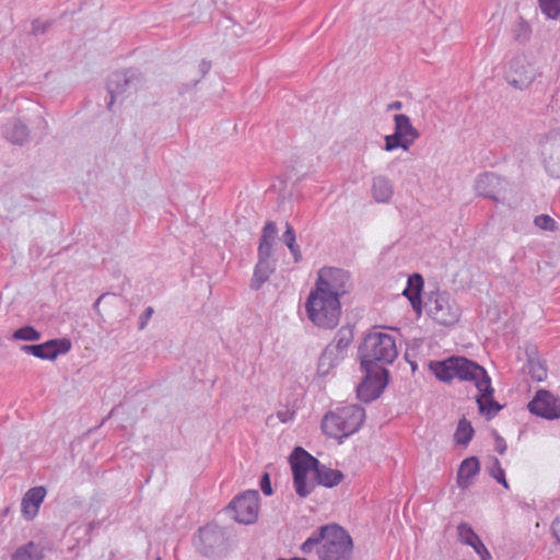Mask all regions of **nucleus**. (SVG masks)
<instances>
[{
  "label": "nucleus",
  "instance_id": "43",
  "mask_svg": "<svg viewBox=\"0 0 560 560\" xmlns=\"http://www.w3.org/2000/svg\"><path fill=\"white\" fill-rule=\"evenodd\" d=\"M48 23H42L39 20H35L32 23V34L39 35L44 34L46 30L48 28Z\"/></svg>",
  "mask_w": 560,
  "mask_h": 560
},
{
  "label": "nucleus",
  "instance_id": "11",
  "mask_svg": "<svg viewBox=\"0 0 560 560\" xmlns=\"http://www.w3.org/2000/svg\"><path fill=\"white\" fill-rule=\"evenodd\" d=\"M259 492L257 490H247L235 497L226 506V511L232 514L235 522L241 524H253L258 517Z\"/></svg>",
  "mask_w": 560,
  "mask_h": 560
},
{
  "label": "nucleus",
  "instance_id": "2",
  "mask_svg": "<svg viewBox=\"0 0 560 560\" xmlns=\"http://www.w3.org/2000/svg\"><path fill=\"white\" fill-rule=\"evenodd\" d=\"M453 362L455 377L462 381L475 382L479 392L476 397L479 412L485 415L487 419L495 417L503 406L493 398L494 389L487 371L477 362L465 357L453 355Z\"/></svg>",
  "mask_w": 560,
  "mask_h": 560
},
{
  "label": "nucleus",
  "instance_id": "21",
  "mask_svg": "<svg viewBox=\"0 0 560 560\" xmlns=\"http://www.w3.org/2000/svg\"><path fill=\"white\" fill-rule=\"evenodd\" d=\"M423 278L420 273H412L409 276L407 285L402 292V294L409 300L412 310L421 314L422 311V299H421V292L423 289Z\"/></svg>",
  "mask_w": 560,
  "mask_h": 560
},
{
  "label": "nucleus",
  "instance_id": "23",
  "mask_svg": "<svg viewBox=\"0 0 560 560\" xmlns=\"http://www.w3.org/2000/svg\"><path fill=\"white\" fill-rule=\"evenodd\" d=\"M500 186V178L493 173L480 174L475 183L476 192L485 198L497 200L495 194Z\"/></svg>",
  "mask_w": 560,
  "mask_h": 560
},
{
  "label": "nucleus",
  "instance_id": "48",
  "mask_svg": "<svg viewBox=\"0 0 560 560\" xmlns=\"http://www.w3.org/2000/svg\"><path fill=\"white\" fill-rule=\"evenodd\" d=\"M401 108H402V103L400 101H395L387 105V112L399 110Z\"/></svg>",
  "mask_w": 560,
  "mask_h": 560
},
{
  "label": "nucleus",
  "instance_id": "1",
  "mask_svg": "<svg viewBox=\"0 0 560 560\" xmlns=\"http://www.w3.org/2000/svg\"><path fill=\"white\" fill-rule=\"evenodd\" d=\"M289 462L293 475V487L300 498H306L316 486L332 488L343 479L342 471L322 464L301 446L294 447Z\"/></svg>",
  "mask_w": 560,
  "mask_h": 560
},
{
  "label": "nucleus",
  "instance_id": "38",
  "mask_svg": "<svg viewBox=\"0 0 560 560\" xmlns=\"http://www.w3.org/2000/svg\"><path fill=\"white\" fill-rule=\"evenodd\" d=\"M489 474L505 489H509V483L505 479L504 469L501 467L500 460L497 457H493L492 466L489 468Z\"/></svg>",
  "mask_w": 560,
  "mask_h": 560
},
{
  "label": "nucleus",
  "instance_id": "39",
  "mask_svg": "<svg viewBox=\"0 0 560 560\" xmlns=\"http://www.w3.org/2000/svg\"><path fill=\"white\" fill-rule=\"evenodd\" d=\"M534 224L542 231L555 232L558 229L557 222L549 214L535 217Z\"/></svg>",
  "mask_w": 560,
  "mask_h": 560
},
{
  "label": "nucleus",
  "instance_id": "37",
  "mask_svg": "<svg viewBox=\"0 0 560 560\" xmlns=\"http://www.w3.org/2000/svg\"><path fill=\"white\" fill-rule=\"evenodd\" d=\"M325 533L322 532V526L315 530L301 546V550L303 553H310L315 546L324 542Z\"/></svg>",
  "mask_w": 560,
  "mask_h": 560
},
{
  "label": "nucleus",
  "instance_id": "10",
  "mask_svg": "<svg viewBox=\"0 0 560 560\" xmlns=\"http://www.w3.org/2000/svg\"><path fill=\"white\" fill-rule=\"evenodd\" d=\"M538 71L536 67L527 59L525 55L514 56L505 67L504 79L506 82L517 90L528 89Z\"/></svg>",
  "mask_w": 560,
  "mask_h": 560
},
{
  "label": "nucleus",
  "instance_id": "20",
  "mask_svg": "<svg viewBox=\"0 0 560 560\" xmlns=\"http://www.w3.org/2000/svg\"><path fill=\"white\" fill-rule=\"evenodd\" d=\"M46 495L44 487L31 488L23 497L21 508L22 514L26 520H33L39 510L42 502Z\"/></svg>",
  "mask_w": 560,
  "mask_h": 560
},
{
  "label": "nucleus",
  "instance_id": "28",
  "mask_svg": "<svg viewBox=\"0 0 560 560\" xmlns=\"http://www.w3.org/2000/svg\"><path fill=\"white\" fill-rule=\"evenodd\" d=\"M430 369L439 381L448 383L455 378L453 355L442 361H432Z\"/></svg>",
  "mask_w": 560,
  "mask_h": 560
},
{
  "label": "nucleus",
  "instance_id": "9",
  "mask_svg": "<svg viewBox=\"0 0 560 560\" xmlns=\"http://www.w3.org/2000/svg\"><path fill=\"white\" fill-rule=\"evenodd\" d=\"M350 273L334 267L322 268L315 283L316 290L326 295H335L338 300L351 289Z\"/></svg>",
  "mask_w": 560,
  "mask_h": 560
},
{
  "label": "nucleus",
  "instance_id": "32",
  "mask_svg": "<svg viewBox=\"0 0 560 560\" xmlns=\"http://www.w3.org/2000/svg\"><path fill=\"white\" fill-rule=\"evenodd\" d=\"M474 432V428L468 420L465 418L459 420L454 435L456 443L459 445H467L471 441Z\"/></svg>",
  "mask_w": 560,
  "mask_h": 560
},
{
  "label": "nucleus",
  "instance_id": "17",
  "mask_svg": "<svg viewBox=\"0 0 560 560\" xmlns=\"http://www.w3.org/2000/svg\"><path fill=\"white\" fill-rule=\"evenodd\" d=\"M2 133L9 142L23 145L30 140L31 131L21 118L13 117L3 125Z\"/></svg>",
  "mask_w": 560,
  "mask_h": 560
},
{
  "label": "nucleus",
  "instance_id": "12",
  "mask_svg": "<svg viewBox=\"0 0 560 560\" xmlns=\"http://www.w3.org/2000/svg\"><path fill=\"white\" fill-rule=\"evenodd\" d=\"M364 372L362 382L357 386V396L364 402H371L384 392L389 372L387 369L361 368Z\"/></svg>",
  "mask_w": 560,
  "mask_h": 560
},
{
  "label": "nucleus",
  "instance_id": "34",
  "mask_svg": "<svg viewBox=\"0 0 560 560\" xmlns=\"http://www.w3.org/2000/svg\"><path fill=\"white\" fill-rule=\"evenodd\" d=\"M385 140V147L384 149L386 151H394L396 149H402L405 151H408L411 147L410 142L405 139L402 136H397V132L394 130V133L387 135L384 138Z\"/></svg>",
  "mask_w": 560,
  "mask_h": 560
},
{
  "label": "nucleus",
  "instance_id": "42",
  "mask_svg": "<svg viewBox=\"0 0 560 560\" xmlns=\"http://www.w3.org/2000/svg\"><path fill=\"white\" fill-rule=\"evenodd\" d=\"M154 313V310L153 307L151 306H148L144 312L140 315L139 317V325H138V328L140 330L144 329L149 319L151 318L152 314Z\"/></svg>",
  "mask_w": 560,
  "mask_h": 560
},
{
  "label": "nucleus",
  "instance_id": "19",
  "mask_svg": "<svg viewBox=\"0 0 560 560\" xmlns=\"http://www.w3.org/2000/svg\"><path fill=\"white\" fill-rule=\"evenodd\" d=\"M480 472V462L477 456L465 458L457 470V486L465 490L472 486L475 477Z\"/></svg>",
  "mask_w": 560,
  "mask_h": 560
},
{
  "label": "nucleus",
  "instance_id": "47",
  "mask_svg": "<svg viewBox=\"0 0 560 560\" xmlns=\"http://www.w3.org/2000/svg\"><path fill=\"white\" fill-rule=\"evenodd\" d=\"M551 529L555 537L560 542V515L552 522Z\"/></svg>",
  "mask_w": 560,
  "mask_h": 560
},
{
  "label": "nucleus",
  "instance_id": "18",
  "mask_svg": "<svg viewBox=\"0 0 560 560\" xmlns=\"http://www.w3.org/2000/svg\"><path fill=\"white\" fill-rule=\"evenodd\" d=\"M278 236L276 222L267 221L262 228L259 245L257 248L258 259L275 260L272 258V247Z\"/></svg>",
  "mask_w": 560,
  "mask_h": 560
},
{
  "label": "nucleus",
  "instance_id": "5",
  "mask_svg": "<svg viewBox=\"0 0 560 560\" xmlns=\"http://www.w3.org/2000/svg\"><path fill=\"white\" fill-rule=\"evenodd\" d=\"M365 419V410L360 405H348L325 415L322 429L326 435L342 440L355 433Z\"/></svg>",
  "mask_w": 560,
  "mask_h": 560
},
{
  "label": "nucleus",
  "instance_id": "50",
  "mask_svg": "<svg viewBox=\"0 0 560 560\" xmlns=\"http://www.w3.org/2000/svg\"><path fill=\"white\" fill-rule=\"evenodd\" d=\"M103 298H104V294H103V295H101V296L96 300V302L94 303V307H95V308H96V307H98V305H100V303H101V301H102V299H103Z\"/></svg>",
  "mask_w": 560,
  "mask_h": 560
},
{
  "label": "nucleus",
  "instance_id": "3",
  "mask_svg": "<svg viewBox=\"0 0 560 560\" xmlns=\"http://www.w3.org/2000/svg\"><path fill=\"white\" fill-rule=\"evenodd\" d=\"M194 545L202 557L221 559L228 557L235 549L236 535L231 528L207 524L198 529Z\"/></svg>",
  "mask_w": 560,
  "mask_h": 560
},
{
  "label": "nucleus",
  "instance_id": "36",
  "mask_svg": "<svg viewBox=\"0 0 560 560\" xmlns=\"http://www.w3.org/2000/svg\"><path fill=\"white\" fill-rule=\"evenodd\" d=\"M530 32H532V30H530L529 24L526 21H524L523 19H521L514 25V28H513L514 39L518 43H525L529 39Z\"/></svg>",
  "mask_w": 560,
  "mask_h": 560
},
{
  "label": "nucleus",
  "instance_id": "22",
  "mask_svg": "<svg viewBox=\"0 0 560 560\" xmlns=\"http://www.w3.org/2000/svg\"><path fill=\"white\" fill-rule=\"evenodd\" d=\"M542 156L547 173L552 177L560 178V140L548 142L544 148Z\"/></svg>",
  "mask_w": 560,
  "mask_h": 560
},
{
  "label": "nucleus",
  "instance_id": "51",
  "mask_svg": "<svg viewBox=\"0 0 560 560\" xmlns=\"http://www.w3.org/2000/svg\"><path fill=\"white\" fill-rule=\"evenodd\" d=\"M412 370H416L417 365L415 363L411 364Z\"/></svg>",
  "mask_w": 560,
  "mask_h": 560
},
{
  "label": "nucleus",
  "instance_id": "46",
  "mask_svg": "<svg viewBox=\"0 0 560 560\" xmlns=\"http://www.w3.org/2000/svg\"><path fill=\"white\" fill-rule=\"evenodd\" d=\"M211 69V62L206 60V59H202L201 62L199 63V72L201 74V77L206 75Z\"/></svg>",
  "mask_w": 560,
  "mask_h": 560
},
{
  "label": "nucleus",
  "instance_id": "24",
  "mask_svg": "<svg viewBox=\"0 0 560 560\" xmlns=\"http://www.w3.org/2000/svg\"><path fill=\"white\" fill-rule=\"evenodd\" d=\"M276 270V260L258 259L250 280V289L259 290Z\"/></svg>",
  "mask_w": 560,
  "mask_h": 560
},
{
  "label": "nucleus",
  "instance_id": "7",
  "mask_svg": "<svg viewBox=\"0 0 560 560\" xmlns=\"http://www.w3.org/2000/svg\"><path fill=\"white\" fill-rule=\"evenodd\" d=\"M323 545L317 550L320 560H349L352 555L353 542L351 536L339 525H324Z\"/></svg>",
  "mask_w": 560,
  "mask_h": 560
},
{
  "label": "nucleus",
  "instance_id": "16",
  "mask_svg": "<svg viewBox=\"0 0 560 560\" xmlns=\"http://www.w3.org/2000/svg\"><path fill=\"white\" fill-rule=\"evenodd\" d=\"M457 533L459 540L470 546L480 557V560H491V553L468 523H460L457 526Z\"/></svg>",
  "mask_w": 560,
  "mask_h": 560
},
{
  "label": "nucleus",
  "instance_id": "26",
  "mask_svg": "<svg viewBox=\"0 0 560 560\" xmlns=\"http://www.w3.org/2000/svg\"><path fill=\"white\" fill-rule=\"evenodd\" d=\"M44 557L45 548L39 544L28 541L11 555V560H42Z\"/></svg>",
  "mask_w": 560,
  "mask_h": 560
},
{
  "label": "nucleus",
  "instance_id": "29",
  "mask_svg": "<svg viewBox=\"0 0 560 560\" xmlns=\"http://www.w3.org/2000/svg\"><path fill=\"white\" fill-rule=\"evenodd\" d=\"M331 349L332 348H325L318 359L317 373L319 376L328 375L329 372L343 360L342 355L336 354Z\"/></svg>",
  "mask_w": 560,
  "mask_h": 560
},
{
  "label": "nucleus",
  "instance_id": "8",
  "mask_svg": "<svg viewBox=\"0 0 560 560\" xmlns=\"http://www.w3.org/2000/svg\"><path fill=\"white\" fill-rule=\"evenodd\" d=\"M425 308L429 316L440 325L455 324L460 315L459 307L446 291H432L427 295Z\"/></svg>",
  "mask_w": 560,
  "mask_h": 560
},
{
  "label": "nucleus",
  "instance_id": "49",
  "mask_svg": "<svg viewBox=\"0 0 560 560\" xmlns=\"http://www.w3.org/2000/svg\"><path fill=\"white\" fill-rule=\"evenodd\" d=\"M98 525H100V522H91V523L89 524V530L94 529V528H95L96 526H98Z\"/></svg>",
  "mask_w": 560,
  "mask_h": 560
},
{
  "label": "nucleus",
  "instance_id": "41",
  "mask_svg": "<svg viewBox=\"0 0 560 560\" xmlns=\"http://www.w3.org/2000/svg\"><path fill=\"white\" fill-rule=\"evenodd\" d=\"M259 486L265 495H271L273 493L270 476L268 472L262 474L260 477Z\"/></svg>",
  "mask_w": 560,
  "mask_h": 560
},
{
  "label": "nucleus",
  "instance_id": "31",
  "mask_svg": "<svg viewBox=\"0 0 560 560\" xmlns=\"http://www.w3.org/2000/svg\"><path fill=\"white\" fill-rule=\"evenodd\" d=\"M282 241L292 254L294 261L300 262L302 260V253L300 250V246L296 244L295 231L289 222L285 223V231L282 234Z\"/></svg>",
  "mask_w": 560,
  "mask_h": 560
},
{
  "label": "nucleus",
  "instance_id": "33",
  "mask_svg": "<svg viewBox=\"0 0 560 560\" xmlns=\"http://www.w3.org/2000/svg\"><path fill=\"white\" fill-rule=\"evenodd\" d=\"M42 338V334L33 326L25 325L13 331L12 340H24V341H38Z\"/></svg>",
  "mask_w": 560,
  "mask_h": 560
},
{
  "label": "nucleus",
  "instance_id": "27",
  "mask_svg": "<svg viewBox=\"0 0 560 560\" xmlns=\"http://www.w3.org/2000/svg\"><path fill=\"white\" fill-rule=\"evenodd\" d=\"M353 340V331L349 326H342L336 334L335 339L326 348H332L336 354L346 355V349Z\"/></svg>",
  "mask_w": 560,
  "mask_h": 560
},
{
  "label": "nucleus",
  "instance_id": "25",
  "mask_svg": "<svg viewBox=\"0 0 560 560\" xmlns=\"http://www.w3.org/2000/svg\"><path fill=\"white\" fill-rule=\"evenodd\" d=\"M394 130L397 136H402L412 145L415 140L420 137V132L412 126L410 118L405 114L394 115Z\"/></svg>",
  "mask_w": 560,
  "mask_h": 560
},
{
  "label": "nucleus",
  "instance_id": "35",
  "mask_svg": "<svg viewBox=\"0 0 560 560\" xmlns=\"http://www.w3.org/2000/svg\"><path fill=\"white\" fill-rule=\"evenodd\" d=\"M541 12L551 20L560 15V0H538Z\"/></svg>",
  "mask_w": 560,
  "mask_h": 560
},
{
  "label": "nucleus",
  "instance_id": "52",
  "mask_svg": "<svg viewBox=\"0 0 560 560\" xmlns=\"http://www.w3.org/2000/svg\"><path fill=\"white\" fill-rule=\"evenodd\" d=\"M156 560H161V558H158Z\"/></svg>",
  "mask_w": 560,
  "mask_h": 560
},
{
  "label": "nucleus",
  "instance_id": "15",
  "mask_svg": "<svg viewBox=\"0 0 560 560\" xmlns=\"http://www.w3.org/2000/svg\"><path fill=\"white\" fill-rule=\"evenodd\" d=\"M21 351L42 360L54 361L59 354H65L71 349V341L67 338L50 339L37 345H23Z\"/></svg>",
  "mask_w": 560,
  "mask_h": 560
},
{
  "label": "nucleus",
  "instance_id": "4",
  "mask_svg": "<svg viewBox=\"0 0 560 560\" xmlns=\"http://www.w3.org/2000/svg\"><path fill=\"white\" fill-rule=\"evenodd\" d=\"M358 354L361 368L385 369L397 358L395 339L385 332H371L360 345Z\"/></svg>",
  "mask_w": 560,
  "mask_h": 560
},
{
  "label": "nucleus",
  "instance_id": "6",
  "mask_svg": "<svg viewBox=\"0 0 560 560\" xmlns=\"http://www.w3.org/2000/svg\"><path fill=\"white\" fill-rule=\"evenodd\" d=\"M308 318L318 327L325 329L335 328L340 319L341 304L335 295H326L316 290H311L305 302Z\"/></svg>",
  "mask_w": 560,
  "mask_h": 560
},
{
  "label": "nucleus",
  "instance_id": "44",
  "mask_svg": "<svg viewBox=\"0 0 560 560\" xmlns=\"http://www.w3.org/2000/svg\"><path fill=\"white\" fill-rule=\"evenodd\" d=\"M294 415H295V411H294V410H291V409H289V408H285V409H283V410H279V411L277 412V417H278V419H279L281 422H283V423H285V422H288V421L292 420V419H293V417H294Z\"/></svg>",
  "mask_w": 560,
  "mask_h": 560
},
{
  "label": "nucleus",
  "instance_id": "40",
  "mask_svg": "<svg viewBox=\"0 0 560 560\" xmlns=\"http://www.w3.org/2000/svg\"><path fill=\"white\" fill-rule=\"evenodd\" d=\"M532 378L541 382L547 377V369L539 361L529 360V371Z\"/></svg>",
  "mask_w": 560,
  "mask_h": 560
},
{
  "label": "nucleus",
  "instance_id": "45",
  "mask_svg": "<svg viewBox=\"0 0 560 560\" xmlns=\"http://www.w3.org/2000/svg\"><path fill=\"white\" fill-rule=\"evenodd\" d=\"M506 447L508 446H506L505 440L502 436L495 434V451L500 455H503L505 453V451H506Z\"/></svg>",
  "mask_w": 560,
  "mask_h": 560
},
{
  "label": "nucleus",
  "instance_id": "13",
  "mask_svg": "<svg viewBox=\"0 0 560 560\" xmlns=\"http://www.w3.org/2000/svg\"><path fill=\"white\" fill-rule=\"evenodd\" d=\"M141 85L142 77L136 69L113 72L107 80V91L110 94V102L107 105L108 109H112V106L118 96L131 94Z\"/></svg>",
  "mask_w": 560,
  "mask_h": 560
},
{
  "label": "nucleus",
  "instance_id": "30",
  "mask_svg": "<svg viewBox=\"0 0 560 560\" xmlns=\"http://www.w3.org/2000/svg\"><path fill=\"white\" fill-rule=\"evenodd\" d=\"M372 194L377 202H387L393 196V186L384 176H377L373 179Z\"/></svg>",
  "mask_w": 560,
  "mask_h": 560
},
{
  "label": "nucleus",
  "instance_id": "14",
  "mask_svg": "<svg viewBox=\"0 0 560 560\" xmlns=\"http://www.w3.org/2000/svg\"><path fill=\"white\" fill-rule=\"evenodd\" d=\"M527 408L530 413L547 420L560 418V398L546 389L537 390Z\"/></svg>",
  "mask_w": 560,
  "mask_h": 560
}]
</instances>
